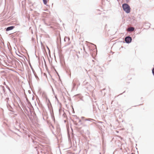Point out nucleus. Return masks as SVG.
<instances>
[{"instance_id": "obj_1", "label": "nucleus", "mask_w": 154, "mask_h": 154, "mask_svg": "<svg viewBox=\"0 0 154 154\" xmlns=\"http://www.w3.org/2000/svg\"><path fill=\"white\" fill-rule=\"evenodd\" d=\"M122 8L124 11L126 13L128 14L130 12L131 8L129 5L127 3H124L122 5Z\"/></svg>"}, {"instance_id": "obj_2", "label": "nucleus", "mask_w": 154, "mask_h": 154, "mask_svg": "<svg viewBox=\"0 0 154 154\" xmlns=\"http://www.w3.org/2000/svg\"><path fill=\"white\" fill-rule=\"evenodd\" d=\"M131 41L132 38L129 36H127L125 38V41L126 43L129 44L130 43Z\"/></svg>"}, {"instance_id": "obj_3", "label": "nucleus", "mask_w": 154, "mask_h": 154, "mask_svg": "<svg viewBox=\"0 0 154 154\" xmlns=\"http://www.w3.org/2000/svg\"><path fill=\"white\" fill-rule=\"evenodd\" d=\"M14 27H15L14 26H11L8 27L6 28V31H8L12 30L14 28Z\"/></svg>"}, {"instance_id": "obj_4", "label": "nucleus", "mask_w": 154, "mask_h": 154, "mask_svg": "<svg viewBox=\"0 0 154 154\" xmlns=\"http://www.w3.org/2000/svg\"><path fill=\"white\" fill-rule=\"evenodd\" d=\"M135 28L133 27H129L128 28L127 31L128 32H131L134 31Z\"/></svg>"}, {"instance_id": "obj_5", "label": "nucleus", "mask_w": 154, "mask_h": 154, "mask_svg": "<svg viewBox=\"0 0 154 154\" xmlns=\"http://www.w3.org/2000/svg\"><path fill=\"white\" fill-rule=\"evenodd\" d=\"M70 38L69 37L65 36L64 38V41L65 42L69 41Z\"/></svg>"}, {"instance_id": "obj_6", "label": "nucleus", "mask_w": 154, "mask_h": 154, "mask_svg": "<svg viewBox=\"0 0 154 154\" xmlns=\"http://www.w3.org/2000/svg\"><path fill=\"white\" fill-rule=\"evenodd\" d=\"M85 121H90V122H93L94 121H95V120L94 119H93L88 118V119H86L85 120Z\"/></svg>"}, {"instance_id": "obj_7", "label": "nucleus", "mask_w": 154, "mask_h": 154, "mask_svg": "<svg viewBox=\"0 0 154 154\" xmlns=\"http://www.w3.org/2000/svg\"><path fill=\"white\" fill-rule=\"evenodd\" d=\"M43 22H44V23L47 26L50 25V24H48V23H47L46 21V19H43Z\"/></svg>"}, {"instance_id": "obj_8", "label": "nucleus", "mask_w": 154, "mask_h": 154, "mask_svg": "<svg viewBox=\"0 0 154 154\" xmlns=\"http://www.w3.org/2000/svg\"><path fill=\"white\" fill-rule=\"evenodd\" d=\"M29 64L30 66V68H31V69H32L34 74V73H35V70H34V69H33V67H32V66H31L30 63H29Z\"/></svg>"}, {"instance_id": "obj_9", "label": "nucleus", "mask_w": 154, "mask_h": 154, "mask_svg": "<svg viewBox=\"0 0 154 154\" xmlns=\"http://www.w3.org/2000/svg\"><path fill=\"white\" fill-rule=\"evenodd\" d=\"M77 117V119H78V122L80 123V124H82V123H81V119H79V118H78L77 116H75Z\"/></svg>"}, {"instance_id": "obj_10", "label": "nucleus", "mask_w": 154, "mask_h": 154, "mask_svg": "<svg viewBox=\"0 0 154 154\" xmlns=\"http://www.w3.org/2000/svg\"><path fill=\"white\" fill-rule=\"evenodd\" d=\"M73 82H74L75 83H76L78 82V80L77 79H75L73 80Z\"/></svg>"}, {"instance_id": "obj_11", "label": "nucleus", "mask_w": 154, "mask_h": 154, "mask_svg": "<svg viewBox=\"0 0 154 154\" xmlns=\"http://www.w3.org/2000/svg\"><path fill=\"white\" fill-rule=\"evenodd\" d=\"M44 5H46L47 4V0H42Z\"/></svg>"}, {"instance_id": "obj_12", "label": "nucleus", "mask_w": 154, "mask_h": 154, "mask_svg": "<svg viewBox=\"0 0 154 154\" xmlns=\"http://www.w3.org/2000/svg\"><path fill=\"white\" fill-rule=\"evenodd\" d=\"M68 42V43H66L65 45V46H66L68 45H69L70 44V42L69 41V42Z\"/></svg>"}, {"instance_id": "obj_13", "label": "nucleus", "mask_w": 154, "mask_h": 154, "mask_svg": "<svg viewBox=\"0 0 154 154\" xmlns=\"http://www.w3.org/2000/svg\"><path fill=\"white\" fill-rule=\"evenodd\" d=\"M73 122H74V124L75 125H79V124H78L75 121H73Z\"/></svg>"}, {"instance_id": "obj_14", "label": "nucleus", "mask_w": 154, "mask_h": 154, "mask_svg": "<svg viewBox=\"0 0 154 154\" xmlns=\"http://www.w3.org/2000/svg\"><path fill=\"white\" fill-rule=\"evenodd\" d=\"M76 85V83L74 82H73V87H75Z\"/></svg>"}, {"instance_id": "obj_15", "label": "nucleus", "mask_w": 154, "mask_h": 154, "mask_svg": "<svg viewBox=\"0 0 154 154\" xmlns=\"http://www.w3.org/2000/svg\"><path fill=\"white\" fill-rule=\"evenodd\" d=\"M7 88L9 90V91H10V93H11V90L9 88V87H8V86H7Z\"/></svg>"}, {"instance_id": "obj_16", "label": "nucleus", "mask_w": 154, "mask_h": 154, "mask_svg": "<svg viewBox=\"0 0 154 154\" xmlns=\"http://www.w3.org/2000/svg\"><path fill=\"white\" fill-rule=\"evenodd\" d=\"M2 89L4 92H5V88L4 86L2 87Z\"/></svg>"}, {"instance_id": "obj_17", "label": "nucleus", "mask_w": 154, "mask_h": 154, "mask_svg": "<svg viewBox=\"0 0 154 154\" xmlns=\"http://www.w3.org/2000/svg\"><path fill=\"white\" fill-rule=\"evenodd\" d=\"M17 54V55H18L19 57H22V58L24 59L23 57V56H21V55H19L18 54Z\"/></svg>"}, {"instance_id": "obj_18", "label": "nucleus", "mask_w": 154, "mask_h": 154, "mask_svg": "<svg viewBox=\"0 0 154 154\" xmlns=\"http://www.w3.org/2000/svg\"><path fill=\"white\" fill-rule=\"evenodd\" d=\"M125 1H126V3H128L130 1V0H125Z\"/></svg>"}, {"instance_id": "obj_19", "label": "nucleus", "mask_w": 154, "mask_h": 154, "mask_svg": "<svg viewBox=\"0 0 154 154\" xmlns=\"http://www.w3.org/2000/svg\"><path fill=\"white\" fill-rule=\"evenodd\" d=\"M35 73H34V75H35V77L36 78L38 77H37V75H35Z\"/></svg>"}, {"instance_id": "obj_20", "label": "nucleus", "mask_w": 154, "mask_h": 154, "mask_svg": "<svg viewBox=\"0 0 154 154\" xmlns=\"http://www.w3.org/2000/svg\"><path fill=\"white\" fill-rule=\"evenodd\" d=\"M15 63H18V61H17L16 60H15Z\"/></svg>"}, {"instance_id": "obj_21", "label": "nucleus", "mask_w": 154, "mask_h": 154, "mask_svg": "<svg viewBox=\"0 0 154 154\" xmlns=\"http://www.w3.org/2000/svg\"><path fill=\"white\" fill-rule=\"evenodd\" d=\"M55 98H56V99L57 100H58V99H57V97L56 96H55Z\"/></svg>"}, {"instance_id": "obj_22", "label": "nucleus", "mask_w": 154, "mask_h": 154, "mask_svg": "<svg viewBox=\"0 0 154 154\" xmlns=\"http://www.w3.org/2000/svg\"><path fill=\"white\" fill-rule=\"evenodd\" d=\"M76 56H77V57L78 58H79V56H78V55H77V54H76Z\"/></svg>"}, {"instance_id": "obj_23", "label": "nucleus", "mask_w": 154, "mask_h": 154, "mask_svg": "<svg viewBox=\"0 0 154 154\" xmlns=\"http://www.w3.org/2000/svg\"><path fill=\"white\" fill-rule=\"evenodd\" d=\"M52 128H54V126H52Z\"/></svg>"}, {"instance_id": "obj_24", "label": "nucleus", "mask_w": 154, "mask_h": 154, "mask_svg": "<svg viewBox=\"0 0 154 154\" xmlns=\"http://www.w3.org/2000/svg\"><path fill=\"white\" fill-rule=\"evenodd\" d=\"M131 154H135L134 153H131Z\"/></svg>"}, {"instance_id": "obj_25", "label": "nucleus", "mask_w": 154, "mask_h": 154, "mask_svg": "<svg viewBox=\"0 0 154 154\" xmlns=\"http://www.w3.org/2000/svg\"><path fill=\"white\" fill-rule=\"evenodd\" d=\"M93 45H94L95 47H96V45H94V44H93Z\"/></svg>"}]
</instances>
